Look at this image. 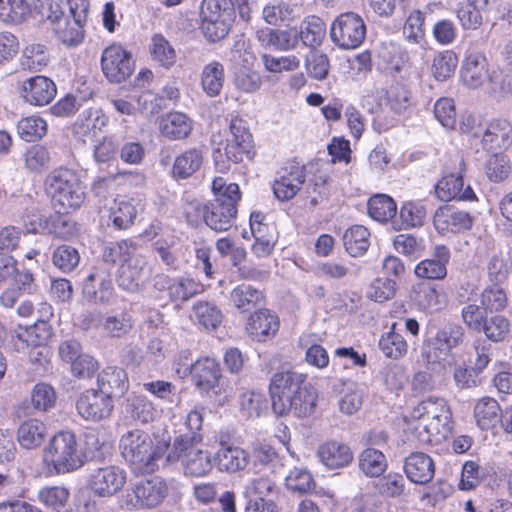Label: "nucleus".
Returning a JSON list of instances; mask_svg holds the SVG:
<instances>
[{"label":"nucleus","instance_id":"1","mask_svg":"<svg viewBox=\"0 0 512 512\" xmlns=\"http://www.w3.org/2000/svg\"><path fill=\"white\" fill-rule=\"evenodd\" d=\"M204 408L191 410L181 427L176 431L166 462H181L186 476L204 477L213 470L214 460L210 451L197 448L203 441Z\"/></svg>","mask_w":512,"mask_h":512},{"label":"nucleus","instance_id":"2","mask_svg":"<svg viewBox=\"0 0 512 512\" xmlns=\"http://www.w3.org/2000/svg\"><path fill=\"white\" fill-rule=\"evenodd\" d=\"M273 411L279 415L310 416L317 405V392L306 376L293 370L276 372L269 385Z\"/></svg>","mask_w":512,"mask_h":512},{"label":"nucleus","instance_id":"3","mask_svg":"<svg viewBox=\"0 0 512 512\" xmlns=\"http://www.w3.org/2000/svg\"><path fill=\"white\" fill-rule=\"evenodd\" d=\"M123 458L138 473H153L159 468L163 455L169 451L166 441L154 444L145 431L135 429L125 433L120 439Z\"/></svg>","mask_w":512,"mask_h":512},{"label":"nucleus","instance_id":"4","mask_svg":"<svg viewBox=\"0 0 512 512\" xmlns=\"http://www.w3.org/2000/svg\"><path fill=\"white\" fill-rule=\"evenodd\" d=\"M214 200L203 207L205 224L216 232L228 231L237 215V204L241 198L238 184L229 183L222 177L212 182Z\"/></svg>","mask_w":512,"mask_h":512},{"label":"nucleus","instance_id":"5","mask_svg":"<svg viewBox=\"0 0 512 512\" xmlns=\"http://www.w3.org/2000/svg\"><path fill=\"white\" fill-rule=\"evenodd\" d=\"M44 189L58 214L69 213L81 207L86 198V187L70 169H56L45 179Z\"/></svg>","mask_w":512,"mask_h":512},{"label":"nucleus","instance_id":"6","mask_svg":"<svg viewBox=\"0 0 512 512\" xmlns=\"http://www.w3.org/2000/svg\"><path fill=\"white\" fill-rule=\"evenodd\" d=\"M200 31L210 43H216L229 35L235 21L232 0H202L200 4Z\"/></svg>","mask_w":512,"mask_h":512},{"label":"nucleus","instance_id":"7","mask_svg":"<svg viewBox=\"0 0 512 512\" xmlns=\"http://www.w3.org/2000/svg\"><path fill=\"white\" fill-rule=\"evenodd\" d=\"M461 132L475 139H480L487 152L497 153L512 145V127L505 119H497L481 124L474 116H467L460 125Z\"/></svg>","mask_w":512,"mask_h":512},{"label":"nucleus","instance_id":"8","mask_svg":"<svg viewBox=\"0 0 512 512\" xmlns=\"http://www.w3.org/2000/svg\"><path fill=\"white\" fill-rule=\"evenodd\" d=\"M43 462L48 473H65L81 467L76 436L70 431H61L50 440L44 450Z\"/></svg>","mask_w":512,"mask_h":512},{"label":"nucleus","instance_id":"9","mask_svg":"<svg viewBox=\"0 0 512 512\" xmlns=\"http://www.w3.org/2000/svg\"><path fill=\"white\" fill-rule=\"evenodd\" d=\"M366 32V24L363 18L352 11L338 15L330 28L333 43L346 50L359 47L366 37Z\"/></svg>","mask_w":512,"mask_h":512},{"label":"nucleus","instance_id":"10","mask_svg":"<svg viewBox=\"0 0 512 512\" xmlns=\"http://www.w3.org/2000/svg\"><path fill=\"white\" fill-rule=\"evenodd\" d=\"M126 472L118 466L107 465L92 469L87 487L100 498H108L120 492L126 484Z\"/></svg>","mask_w":512,"mask_h":512},{"label":"nucleus","instance_id":"11","mask_svg":"<svg viewBox=\"0 0 512 512\" xmlns=\"http://www.w3.org/2000/svg\"><path fill=\"white\" fill-rule=\"evenodd\" d=\"M101 68L109 81L120 83L133 73L134 63L128 51L121 45L112 44L102 53Z\"/></svg>","mask_w":512,"mask_h":512},{"label":"nucleus","instance_id":"12","mask_svg":"<svg viewBox=\"0 0 512 512\" xmlns=\"http://www.w3.org/2000/svg\"><path fill=\"white\" fill-rule=\"evenodd\" d=\"M153 286L158 291H167L173 303H185L203 292V286L190 277L171 278L165 274L154 277Z\"/></svg>","mask_w":512,"mask_h":512},{"label":"nucleus","instance_id":"13","mask_svg":"<svg viewBox=\"0 0 512 512\" xmlns=\"http://www.w3.org/2000/svg\"><path fill=\"white\" fill-rule=\"evenodd\" d=\"M150 274L151 269L148 267L147 258L143 255L135 254L120 265L116 281L121 289L128 292H137Z\"/></svg>","mask_w":512,"mask_h":512},{"label":"nucleus","instance_id":"14","mask_svg":"<svg viewBox=\"0 0 512 512\" xmlns=\"http://www.w3.org/2000/svg\"><path fill=\"white\" fill-rule=\"evenodd\" d=\"M230 134L225 146L227 160L239 163L243 161L244 157L251 158L253 139L246 122L240 118L232 119Z\"/></svg>","mask_w":512,"mask_h":512},{"label":"nucleus","instance_id":"15","mask_svg":"<svg viewBox=\"0 0 512 512\" xmlns=\"http://www.w3.org/2000/svg\"><path fill=\"white\" fill-rule=\"evenodd\" d=\"M305 182V168L298 163L282 167L273 182V192L280 201L292 199Z\"/></svg>","mask_w":512,"mask_h":512},{"label":"nucleus","instance_id":"16","mask_svg":"<svg viewBox=\"0 0 512 512\" xmlns=\"http://www.w3.org/2000/svg\"><path fill=\"white\" fill-rule=\"evenodd\" d=\"M213 460L220 472L236 474L246 470L251 462V457L244 448L221 442L213 455Z\"/></svg>","mask_w":512,"mask_h":512},{"label":"nucleus","instance_id":"17","mask_svg":"<svg viewBox=\"0 0 512 512\" xmlns=\"http://www.w3.org/2000/svg\"><path fill=\"white\" fill-rule=\"evenodd\" d=\"M76 407L78 413L86 420L99 421L110 416L113 403L104 393L88 390L79 397Z\"/></svg>","mask_w":512,"mask_h":512},{"label":"nucleus","instance_id":"18","mask_svg":"<svg viewBox=\"0 0 512 512\" xmlns=\"http://www.w3.org/2000/svg\"><path fill=\"white\" fill-rule=\"evenodd\" d=\"M433 223L437 231L442 234L458 233L472 227V218L469 213L446 205L436 210Z\"/></svg>","mask_w":512,"mask_h":512},{"label":"nucleus","instance_id":"19","mask_svg":"<svg viewBox=\"0 0 512 512\" xmlns=\"http://www.w3.org/2000/svg\"><path fill=\"white\" fill-rule=\"evenodd\" d=\"M461 81L471 89L481 87L488 79V60L482 53H471L463 61L460 70Z\"/></svg>","mask_w":512,"mask_h":512},{"label":"nucleus","instance_id":"20","mask_svg":"<svg viewBox=\"0 0 512 512\" xmlns=\"http://www.w3.org/2000/svg\"><path fill=\"white\" fill-rule=\"evenodd\" d=\"M183 373H189L192 376L195 387L203 393L208 391L211 384L222 374L219 363L210 357H204L192 364L186 365Z\"/></svg>","mask_w":512,"mask_h":512},{"label":"nucleus","instance_id":"21","mask_svg":"<svg viewBox=\"0 0 512 512\" xmlns=\"http://www.w3.org/2000/svg\"><path fill=\"white\" fill-rule=\"evenodd\" d=\"M435 194L438 199L445 202L451 200H476L473 189L469 185L464 187V180L461 173L457 175L451 173L441 178L435 186Z\"/></svg>","mask_w":512,"mask_h":512},{"label":"nucleus","instance_id":"22","mask_svg":"<svg viewBox=\"0 0 512 512\" xmlns=\"http://www.w3.org/2000/svg\"><path fill=\"white\" fill-rule=\"evenodd\" d=\"M83 291L96 303H110L114 295L110 271L100 267L95 268V271L87 277Z\"/></svg>","mask_w":512,"mask_h":512},{"label":"nucleus","instance_id":"23","mask_svg":"<svg viewBox=\"0 0 512 512\" xmlns=\"http://www.w3.org/2000/svg\"><path fill=\"white\" fill-rule=\"evenodd\" d=\"M279 329L278 317L268 309L256 311L248 318L246 331L254 341L264 342Z\"/></svg>","mask_w":512,"mask_h":512},{"label":"nucleus","instance_id":"24","mask_svg":"<svg viewBox=\"0 0 512 512\" xmlns=\"http://www.w3.org/2000/svg\"><path fill=\"white\" fill-rule=\"evenodd\" d=\"M414 429L421 444H440L451 433V416L419 422L415 425Z\"/></svg>","mask_w":512,"mask_h":512},{"label":"nucleus","instance_id":"25","mask_svg":"<svg viewBox=\"0 0 512 512\" xmlns=\"http://www.w3.org/2000/svg\"><path fill=\"white\" fill-rule=\"evenodd\" d=\"M451 257L449 249L444 245H437L433 258L419 262L415 267L416 276L424 279L441 280L447 275L446 265Z\"/></svg>","mask_w":512,"mask_h":512},{"label":"nucleus","instance_id":"26","mask_svg":"<svg viewBox=\"0 0 512 512\" xmlns=\"http://www.w3.org/2000/svg\"><path fill=\"white\" fill-rule=\"evenodd\" d=\"M404 471L407 478L416 484H426L435 473L434 461L423 452H413L406 457Z\"/></svg>","mask_w":512,"mask_h":512},{"label":"nucleus","instance_id":"27","mask_svg":"<svg viewBox=\"0 0 512 512\" xmlns=\"http://www.w3.org/2000/svg\"><path fill=\"white\" fill-rule=\"evenodd\" d=\"M167 485L159 477H153L139 482L134 489V494L139 505L143 508L158 506L167 495Z\"/></svg>","mask_w":512,"mask_h":512},{"label":"nucleus","instance_id":"28","mask_svg":"<svg viewBox=\"0 0 512 512\" xmlns=\"http://www.w3.org/2000/svg\"><path fill=\"white\" fill-rule=\"evenodd\" d=\"M320 461L330 469L348 466L353 461L351 448L338 441H328L319 446L317 451Z\"/></svg>","mask_w":512,"mask_h":512},{"label":"nucleus","instance_id":"29","mask_svg":"<svg viewBox=\"0 0 512 512\" xmlns=\"http://www.w3.org/2000/svg\"><path fill=\"white\" fill-rule=\"evenodd\" d=\"M421 353L427 368L437 374L443 373L455 361L452 351L444 346L437 345L433 339L424 343Z\"/></svg>","mask_w":512,"mask_h":512},{"label":"nucleus","instance_id":"30","mask_svg":"<svg viewBox=\"0 0 512 512\" xmlns=\"http://www.w3.org/2000/svg\"><path fill=\"white\" fill-rule=\"evenodd\" d=\"M99 391L112 397H121L128 389L125 370L119 367H107L98 376Z\"/></svg>","mask_w":512,"mask_h":512},{"label":"nucleus","instance_id":"31","mask_svg":"<svg viewBox=\"0 0 512 512\" xmlns=\"http://www.w3.org/2000/svg\"><path fill=\"white\" fill-rule=\"evenodd\" d=\"M143 209L140 200L117 199L111 208L110 219L115 228L125 230L134 224L138 213Z\"/></svg>","mask_w":512,"mask_h":512},{"label":"nucleus","instance_id":"32","mask_svg":"<svg viewBox=\"0 0 512 512\" xmlns=\"http://www.w3.org/2000/svg\"><path fill=\"white\" fill-rule=\"evenodd\" d=\"M437 7V4L430 3L422 10H413L409 14L404 25V34L409 42L419 44L424 41L426 32L425 21L430 18Z\"/></svg>","mask_w":512,"mask_h":512},{"label":"nucleus","instance_id":"33","mask_svg":"<svg viewBox=\"0 0 512 512\" xmlns=\"http://www.w3.org/2000/svg\"><path fill=\"white\" fill-rule=\"evenodd\" d=\"M203 160L201 149H187L175 158L172 174L177 179H187L201 168Z\"/></svg>","mask_w":512,"mask_h":512},{"label":"nucleus","instance_id":"34","mask_svg":"<svg viewBox=\"0 0 512 512\" xmlns=\"http://www.w3.org/2000/svg\"><path fill=\"white\" fill-rule=\"evenodd\" d=\"M126 412L129 416L142 424L153 422L159 411L154 403L144 395H131L126 400Z\"/></svg>","mask_w":512,"mask_h":512},{"label":"nucleus","instance_id":"35","mask_svg":"<svg viewBox=\"0 0 512 512\" xmlns=\"http://www.w3.org/2000/svg\"><path fill=\"white\" fill-rule=\"evenodd\" d=\"M450 415L449 407L443 398L429 397L418 403L412 409L410 416L419 423L440 417H450Z\"/></svg>","mask_w":512,"mask_h":512},{"label":"nucleus","instance_id":"36","mask_svg":"<svg viewBox=\"0 0 512 512\" xmlns=\"http://www.w3.org/2000/svg\"><path fill=\"white\" fill-rule=\"evenodd\" d=\"M191 130L192 123L190 119L179 112L169 113L160 123L161 134L172 140L186 138Z\"/></svg>","mask_w":512,"mask_h":512},{"label":"nucleus","instance_id":"37","mask_svg":"<svg viewBox=\"0 0 512 512\" xmlns=\"http://www.w3.org/2000/svg\"><path fill=\"white\" fill-rule=\"evenodd\" d=\"M230 300L236 309L248 312L262 303L263 294L253 286L243 283L231 291Z\"/></svg>","mask_w":512,"mask_h":512},{"label":"nucleus","instance_id":"38","mask_svg":"<svg viewBox=\"0 0 512 512\" xmlns=\"http://www.w3.org/2000/svg\"><path fill=\"white\" fill-rule=\"evenodd\" d=\"M224 67L218 61H212L204 66L201 73V86L210 97L218 96L224 84Z\"/></svg>","mask_w":512,"mask_h":512},{"label":"nucleus","instance_id":"39","mask_svg":"<svg viewBox=\"0 0 512 512\" xmlns=\"http://www.w3.org/2000/svg\"><path fill=\"white\" fill-rule=\"evenodd\" d=\"M193 319L205 330H215L222 322L221 310L212 302L199 301L193 306Z\"/></svg>","mask_w":512,"mask_h":512},{"label":"nucleus","instance_id":"40","mask_svg":"<svg viewBox=\"0 0 512 512\" xmlns=\"http://www.w3.org/2000/svg\"><path fill=\"white\" fill-rule=\"evenodd\" d=\"M502 412L497 400L491 397L481 398L474 408V415L481 429H488L494 426L500 421Z\"/></svg>","mask_w":512,"mask_h":512},{"label":"nucleus","instance_id":"41","mask_svg":"<svg viewBox=\"0 0 512 512\" xmlns=\"http://www.w3.org/2000/svg\"><path fill=\"white\" fill-rule=\"evenodd\" d=\"M370 233L362 225L349 228L343 235V243L346 251L353 257L363 255L370 246Z\"/></svg>","mask_w":512,"mask_h":512},{"label":"nucleus","instance_id":"42","mask_svg":"<svg viewBox=\"0 0 512 512\" xmlns=\"http://www.w3.org/2000/svg\"><path fill=\"white\" fill-rule=\"evenodd\" d=\"M30 5L25 0H0V20L7 24H20L29 19Z\"/></svg>","mask_w":512,"mask_h":512},{"label":"nucleus","instance_id":"43","mask_svg":"<svg viewBox=\"0 0 512 512\" xmlns=\"http://www.w3.org/2000/svg\"><path fill=\"white\" fill-rule=\"evenodd\" d=\"M63 15L62 0H34V22L51 28Z\"/></svg>","mask_w":512,"mask_h":512},{"label":"nucleus","instance_id":"44","mask_svg":"<svg viewBox=\"0 0 512 512\" xmlns=\"http://www.w3.org/2000/svg\"><path fill=\"white\" fill-rule=\"evenodd\" d=\"M83 25L84 23H78L74 19L70 21L63 15L51 29L63 44L75 46L80 44L84 38Z\"/></svg>","mask_w":512,"mask_h":512},{"label":"nucleus","instance_id":"45","mask_svg":"<svg viewBox=\"0 0 512 512\" xmlns=\"http://www.w3.org/2000/svg\"><path fill=\"white\" fill-rule=\"evenodd\" d=\"M246 496H254V499H267L279 493V487L274 478V473L264 474L252 478L245 487Z\"/></svg>","mask_w":512,"mask_h":512},{"label":"nucleus","instance_id":"46","mask_svg":"<svg viewBox=\"0 0 512 512\" xmlns=\"http://www.w3.org/2000/svg\"><path fill=\"white\" fill-rule=\"evenodd\" d=\"M359 468L368 477H379L387 469L386 456L377 449L367 448L359 455Z\"/></svg>","mask_w":512,"mask_h":512},{"label":"nucleus","instance_id":"47","mask_svg":"<svg viewBox=\"0 0 512 512\" xmlns=\"http://www.w3.org/2000/svg\"><path fill=\"white\" fill-rule=\"evenodd\" d=\"M150 54L153 61L166 69L171 68L177 58L170 42L160 34H155L151 38Z\"/></svg>","mask_w":512,"mask_h":512},{"label":"nucleus","instance_id":"48","mask_svg":"<svg viewBox=\"0 0 512 512\" xmlns=\"http://www.w3.org/2000/svg\"><path fill=\"white\" fill-rule=\"evenodd\" d=\"M241 412L248 418H258L268 411L266 396L257 391H246L239 397Z\"/></svg>","mask_w":512,"mask_h":512},{"label":"nucleus","instance_id":"49","mask_svg":"<svg viewBox=\"0 0 512 512\" xmlns=\"http://www.w3.org/2000/svg\"><path fill=\"white\" fill-rule=\"evenodd\" d=\"M136 252V245L131 240L112 242L104 247L102 259L104 264L114 266L117 262L125 263Z\"/></svg>","mask_w":512,"mask_h":512},{"label":"nucleus","instance_id":"50","mask_svg":"<svg viewBox=\"0 0 512 512\" xmlns=\"http://www.w3.org/2000/svg\"><path fill=\"white\" fill-rule=\"evenodd\" d=\"M396 323H393L389 332L383 335L379 340V348L388 358H402L408 350V345L404 337L395 331Z\"/></svg>","mask_w":512,"mask_h":512},{"label":"nucleus","instance_id":"51","mask_svg":"<svg viewBox=\"0 0 512 512\" xmlns=\"http://www.w3.org/2000/svg\"><path fill=\"white\" fill-rule=\"evenodd\" d=\"M396 212L395 201L385 194L375 195L368 201V214L376 221L386 222L392 219Z\"/></svg>","mask_w":512,"mask_h":512},{"label":"nucleus","instance_id":"52","mask_svg":"<svg viewBox=\"0 0 512 512\" xmlns=\"http://www.w3.org/2000/svg\"><path fill=\"white\" fill-rule=\"evenodd\" d=\"M458 58L452 51L440 52L433 58L431 71L437 81L449 79L455 72Z\"/></svg>","mask_w":512,"mask_h":512},{"label":"nucleus","instance_id":"53","mask_svg":"<svg viewBox=\"0 0 512 512\" xmlns=\"http://www.w3.org/2000/svg\"><path fill=\"white\" fill-rule=\"evenodd\" d=\"M465 337L463 327L456 323H448L440 327L434 338L437 345L444 346L450 351L462 344Z\"/></svg>","mask_w":512,"mask_h":512},{"label":"nucleus","instance_id":"54","mask_svg":"<svg viewBox=\"0 0 512 512\" xmlns=\"http://www.w3.org/2000/svg\"><path fill=\"white\" fill-rule=\"evenodd\" d=\"M412 301L421 310L438 309L439 295L437 290L427 283L415 285L410 295Z\"/></svg>","mask_w":512,"mask_h":512},{"label":"nucleus","instance_id":"55","mask_svg":"<svg viewBox=\"0 0 512 512\" xmlns=\"http://www.w3.org/2000/svg\"><path fill=\"white\" fill-rule=\"evenodd\" d=\"M286 488L299 495L310 492L315 482L309 471L303 468H294L285 477Z\"/></svg>","mask_w":512,"mask_h":512},{"label":"nucleus","instance_id":"56","mask_svg":"<svg viewBox=\"0 0 512 512\" xmlns=\"http://www.w3.org/2000/svg\"><path fill=\"white\" fill-rule=\"evenodd\" d=\"M306 195L312 206H317L328 200L330 195V183L327 175H314L306 186Z\"/></svg>","mask_w":512,"mask_h":512},{"label":"nucleus","instance_id":"57","mask_svg":"<svg viewBox=\"0 0 512 512\" xmlns=\"http://www.w3.org/2000/svg\"><path fill=\"white\" fill-rule=\"evenodd\" d=\"M509 331V320L501 315L487 318L483 324V329H481V332L485 334L487 339L495 343L502 342L509 334Z\"/></svg>","mask_w":512,"mask_h":512},{"label":"nucleus","instance_id":"58","mask_svg":"<svg viewBox=\"0 0 512 512\" xmlns=\"http://www.w3.org/2000/svg\"><path fill=\"white\" fill-rule=\"evenodd\" d=\"M298 33L304 45L314 47L320 45L325 37V24L319 17H312Z\"/></svg>","mask_w":512,"mask_h":512},{"label":"nucleus","instance_id":"59","mask_svg":"<svg viewBox=\"0 0 512 512\" xmlns=\"http://www.w3.org/2000/svg\"><path fill=\"white\" fill-rule=\"evenodd\" d=\"M53 264L64 273L73 271L79 264L80 256L78 251L68 245H62L53 253Z\"/></svg>","mask_w":512,"mask_h":512},{"label":"nucleus","instance_id":"60","mask_svg":"<svg viewBox=\"0 0 512 512\" xmlns=\"http://www.w3.org/2000/svg\"><path fill=\"white\" fill-rule=\"evenodd\" d=\"M426 209L416 202H405L400 209V218L405 228L422 226L426 219Z\"/></svg>","mask_w":512,"mask_h":512},{"label":"nucleus","instance_id":"61","mask_svg":"<svg viewBox=\"0 0 512 512\" xmlns=\"http://www.w3.org/2000/svg\"><path fill=\"white\" fill-rule=\"evenodd\" d=\"M396 294V282L388 277L377 278L369 286L367 296L376 302L392 299Z\"/></svg>","mask_w":512,"mask_h":512},{"label":"nucleus","instance_id":"62","mask_svg":"<svg viewBox=\"0 0 512 512\" xmlns=\"http://www.w3.org/2000/svg\"><path fill=\"white\" fill-rule=\"evenodd\" d=\"M55 83L46 76H34V105H47L55 97Z\"/></svg>","mask_w":512,"mask_h":512},{"label":"nucleus","instance_id":"63","mask_svg":"<svg viewBox=\"0 0 512 512\" xmlns=\"http://www.w3.org/2000/svg\"><path fill=\"white\" fill-rule=\"evenodd\" d=\"M487 313L488 311L482 304H468L461 310V316L464 324L468 329L475 332H481V329H483V324L487 319Z\"/></svg>","mask_w":512,"mask_h":512},{"label":"nucleus","instance_id":"64","mask_svg":"<svg viewBox=\"0 0 512 512\" xmlns=\"http://www.w3.org/2000/svg\"><path fill=\"white\" fill-rule=\"evenodd\" d=\"M306 69L312 78L317 80L325 79L330 69L327 55L318 51L310 52L306 58Z\"/></svg>","mask_w":512,"mask_h":512}]
</instances>
